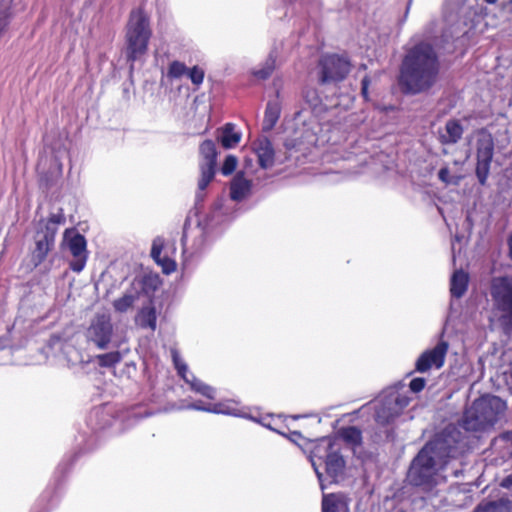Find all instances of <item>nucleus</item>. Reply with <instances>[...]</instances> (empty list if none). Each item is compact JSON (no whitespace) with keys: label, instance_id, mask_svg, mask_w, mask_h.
Instances as JSON below:
<instances>
[{"label":"nucleus","instance_id":"1","mask_svg":"<svg viewBox=\"0 0 512 512\" xmlns=\"http://www.w3.org/2000/svg\"><path fill=\"white\" fill-rule=\"evenodd\" d=\"M440 62L434 47L421 42L412 47L405 55L399 83L404 92L420 94L431 89L437 82Z\"/></svg>","mask_w":512,"mask_h":512},{"label":"nucleus","instance_id":"2","mask_svg":"<svg viewBox=\"0 0 512 512\" xmlns=\"http://www.w3.org/2000/svg\"><path fill=\"white\" fill-rule=\"evenodd\" d=\"M457 452L456 440L448 431L438 434L417 454L408 471V479L414 486L429 489L437 484L438 471Z\"/></svg>","mask_w":512,"mask_h":512},{"label":"nucleus","instance_id":"3","mask_svg":"<svg viewBox=\"0 0 512 512\" xmlns=\"http://www.w3.org/2000/svg\"><path fill=\"white\" fill-rule=\"evenodd\" d=\"M312 467L321 482L323 473L320 467H325V472L329 478L336 480L343 474L345 460L341 454V442L335 437H323L318 440L310 453Z\"/></svg>","mask_w":512,"mask_h":512},{"label":"nucleus","instance_id":"4","mask_svg":"<svg viewBox=\"0 0 512 512\" xmlns=\"http://www.w3.org/2000/svg\"><path fill=\"white\" fill-rule=\"evenodd\" d=\"M150 37L148 16L140 8L132 10L126 30V53L129 61H135L146 53Z\"/></svg>","mask_w":512,"mask_h":512},{"label":"nucleus","instance_id":"5","mask_svg":"<svg viewBox=\"0 0 512 512\" xmlns=\"http://www.w3.org/2000/svg\"><path fill=\"white\" fill-rule=\"evenodd\" d=\"M200 177L197 183L196 202L204 199V191L216 175L217 148L214 141L206 139L199 145Z\"/></svg>","mask_w":512,"mask_h":512},{"label":"nucleus","instance_id":"6","mask_svg":"<svg viewBox=\"0 0 512 512\" xmlns=\"http://www.w3.org/2000/svg\"><path fill=\"white\" fill-rule=\"evenodd\" d=\"M87 343L97 349L106 350L114 345V327L111 316L107 313H97L91 319L84 333Z\"/></svg>","mask_w":512,"mask_h":512},{"label":"nucleus","instance_id":"7","mask_svg":"<svg viewBox=\"0 0 512 512\" xmlns=\"http://www.w3.org/2000/svg\"><path fill=\"white\" fill-rule=\"evenodd\" d=\"M409 402L410 398L395 388L384 391L376 406V422L380 425L390 424L408 406Z\"/></svg>","mask_w":512,"mask_h":512},{"label":"nucleus","instance_id":"8","mask_svg":"<svg viewBox=\"0 0 512 512\" xmlns=\"http://www.w3.org/2000/svg\"><path fill=\"white\" fill-rule=\"evenodd\" d=\"M350 62L345 56L336 54L323 56L318 64V79L321 84L337 83L350 72Z\"/></svg>","mask_w":512,"mask_h":512},{"label":"nucleus","instance_id":"9","mask_svg":"<svg viewBox=\"0 0 512 512\" xmlns=\"http://www.w3.org/2000/svg\"><path fill=\"white\" fill-rule=\"evenodd\" d=\"M490 294L495 310L512 324V279L496 277L491 282Z\"/></svg>","mask_w":512,"mask_h":512},{"label":"nucleus","instance_id":"10","mask_svg":"<svg viewBox=\"0 0 512 512\" xmlns=\"http://www.w3.org/2000/svg\"><path fill=\"white\" fill-rule=\"evenodd\" d=\"M64 243L74 258L70 262V268L74 272H81L87 261L85 237L75 230H66L64 234Z\"/></svg>","mask_w":512,"mask_h":512},{"label":"nucleus","instance_id":"11","mask_svg":"<svg viewBox=\"0 0 512 512\" xmlns=\"http://www.w3.org/2000/svg\"><path fill=\"white\" fill-rule=\"evenodd\" d=\"M181 243L183 254L188 257H192L201 252L205 245L204 229L199 223L195 227H190L189 219H186Z\"/></svg>","mask_w":512,"mask_h":512},{"label":"nucleus","instance_id":"12","mask_svg":"<svg viewBox=\"0 0 512 512\" xmlns=\"http://www.w3.org/2000/svg\"><path fill=\"white\" fill-rule=\"evenodd\" d=\"M56 229L47 225L35 235V249L32 251L31 262L34 267L40 265L54 246Z\"/></svg>","mask_w":512,"mask_h":512},{"label":"nucleus","instance_id":"13","mask_svg":"<svg viewBox=\"0 0 512 512\" xmlns=\"http://www.w3.org/2000/svg\"><path fill=\"white\" fill-rule=\"evenodd\" d=\"M448 351V343L439 342L433 349L423 352L416 361V370L424 373L432 367L441 368Z\"/></svg>","mask_w":512,"mask_h":512},{"label":"nucleus","instance_id":"14","mask_svg":"<svg viewBox=\"0 0 512 512\" xmlns=\"http://www.w3.org/2000/svg\"><path fill=\"white\" fill-rule=\"evenodd\" d=\"M464 128L459 120L450 119L437 130V139L442 145H453L462 138Z\"/></svg>","mask_w":512,"mask_h":512},{"label":"nucleus","instance_id":"15","mask_svg":"<svg viewBox=\"0 0 512 512\" xmlns=\"http://www.w3.org/2000/svg\"><path fill=\"white\" fill-rule=\"evenodd\" d=\"M253 150L258 157V163L263 169L274 165L275 152L268 138H260L253 143Z\"/></svg>","mask_w":512,"mask_h":512},{"label":"nucleus","instance_id":"16","mask_svg":"<svg viewBox=\"0 0 512 512\" xmlns=\"http://www.w3.org/2000/svg\"><path fill=\"white\" fill-rule=\"evenodd\" d=\"M164 243L161 238L154 239L151 248V257L161 266L163 273L170 274L176 270V262L167 255L162 256Z\"/></svg>","mask_w":512,"mask_h":512},{"label":"nucleus","instance_id":"17","mask_svg":"<svg viewBox=\"0 0 512 512\" xmlns=\"http://www.w3.org/2000/svg\"><path fill=\"white\" fill-rule=\"evenodd\" d=\"M252 181L245 178L243 172H238L230 184V197L234 201H241L250 193Z\"/></svg>","mask_w":512,"mask_h":512},{"label":"nucleus","instance_id":"18","mask_svg":"<svg viewBox=\"0 0 512 512\" xmlns=\"http://www.w3.org/2000/svg\"><path fill=\"white\" fill-rule=\"evenodd\" d=\"M216 138L225 149H230L238 145L241 133L235 130L234 124L227 123L217 130Z\"/></svg>","mask_w":512,"mask_h":512},{"label":"nucleus","instance_id":"19","mask_svg":"<svg viewBox=\"0 0 512 512\" xmlns=\"http://www.w3.org/2000/svg\"><path fill=\"white\" fill-rule=\"evenodd\" d=\"M469 276L463 270H456L450 281V292L455 298H461L468 288Z\"/></svg>","mask_w":512,"mask_h":512},{"label":"nucleus","instance_id":"20","mask_svg":"<svg viewBox=\"0 0 512 512\" xmlns=\"http://www.w3.org/2000/svg\"><path fill=\"white\" fill-rule=\"evenodd\" d=\"M474 512H512V501L501 498L494 501H482Z\"/></svg>","mask_w":512,"mask_h":512},{"label":"nucleus","instance_id":"21","mask_svg":"<svg viewBox=\"0 0 512 512\" xmlns=\"http://www.w3.org/2000/svg\"><path fill=\"white\" fill-rule=\"evenodd\" d=\"M494 141L490 134L482 133L477 140V159L492 160Z\"/></svg>","mask_w":512,"mask_h":512},{"label":"nucleus","instance_id":"22","mask_svg":"<svg viewBox=\"0 0 512 512\" xmlns=\"http://www.w3.org/2000/svg\"><path fill=\"white\" fill-rule=\"evenodd\" d=\"M280 117V107L278 103L276 102H268L264 119L262 123V129L263 131H270L273 129L275 124L277 123L278 119Z\"/></svg>","mask_w":512,"mask_h":512},{"label":"nucleus","instance_id":"23","mask_svg":"<svg viewBox=\"0 0 512 512\" xmlns=\"http://www.w3.org/2000/svg\"><path fill=\"white\" fill-rule=\"evenodd\" d=\"M337 439L346 442L347 444L356 446L360 445L362 441V432L355 426L343 427L338 431Z\"/></svg>","mask_w":512,"mask_h":512},{"label":"nucleus","instance_id":"24","mask_svg":"<svg viewBox=\"0 0 512 512\" xmlns=\"http://www.w3.org/2000/svg\"><path fill=\"white\" fill-rule=\"evenodd\" d=\"M137 323L142 328H149L152 331L156 329L157 316L154 307H144L138 313L136 318Z\"/></svg>","mask_w":512,"mask_h":512},{"label":"nucleus","instance_id":"25","mask_svg":"<svg viewBox=\"0 0 512 512\" xmlns=\"http://www.w3.org/2000/svg\"><path fill=\"white\" fill-rule=\"evenodd\" d=\"M12 19V0L0 1V39L8 30Z\"/></svg>","mask_w":512,"mask_h":512},{"label":"nucleus","instance_id":"26","mask_svg":"<svg viewBox=\"0 0 512 512\" xmlns=\"http://www.w3.org/2000/svg\"><path fill=\"white\" fill-rule=\"evenodd\" d=\"M139 298V294L136 291L126 292L122 297L114 300L113 307L115 311L124 313L131 309Z\"/></svg>","mask_w":512,"mask_h":512},{"label":"nucleus","instance_id":"27","mask_svg":"<svg viewBox=\"0 0 512 512\" xmlns=\"http://www.w3.org/2000/svg\"><path fill=\"white\" fill-rule=\"evenodd\" d=\"M276 66V54L274 51L270 52L260 69L254 71V76L258 79L265 80L270 77Z\"/></svg>","mask_w":512,"mask_h":512},{"label":"nucleus","instance_id":"28","mask_svg":"<svg viewBox=\"0 0 512 512\" xmlns=\"http://www.w3.org/2000/svg\"><path fill=\"white\" fill-rule=\"evenodd\" d=\"M186 383L190 384L192 390H194L197 393H200L201 395L209 398L214 399L215 397V390L211 386H208L204 384L202 381L196 379V377L193 374L189 375V381H185Z\"/></svg>","mask_w":512,"mask_h":512},{"label":"nucleus","instance_id":"29","mask_svg":"<svg viewBox=\"0 0 512 512\" xmlns=\"http://www.w3.org/2000/svg\"><path fill=\"white\" fill-rule=\"evenodd\" d=\"M342 505V499L336 494L324 495L322 499V512H339Z\"/></svg>","mask_w":512,"mask_h":512},{"label":"nucleus","instance_id":"30","mask_svg":"<svg viewBox=\"0 0 512 512\" xmlns=\"http://www.w3.org/2000/svg\"><path fill=\"white\" fill-rule=\"evenodd\" d=\"M122 356L119 351H112L96 356V360L101 367H113L119 363Z\"/></svg>","mask_w":512,"mask_h":512},{"label":"nucleus","instance_id":"31","mask_svg":"<svg viewBox=\"0 0 512 512\" xmlns=\"http://www.w3.org/2000/svg\"><path fill=\"white\" fill-rule=\"evenodd\" d=\"M492 160L477 159L476 175L480 184L484 185L489 175Z\"/></svg>","mask_w":512,"mask_h":512},{"label":"nucleus","instance_id":"32","mask_svg":"<svg viewBox=\"0 0 512 512\" xmlns=\"http://www.w3.org/2000/svg\"><path fill=\"white\" fill-rule=\"evenodd\" d=\"M188 68L179 61H173L168 68L167 76L171 79H178L183 75H187Z\"/></svg>","mask_w":512,"mask_h":512},{"label":"nucleus","instance_id":"33","mask_svg":"<svg viewBox=\"0 0 512 512\" xmlns=\"http://www.w3.org/2000/svg\"><path fill=\"white\" fill-rule=\"evenodd\" d=\"M210 412L216 414H227V415H235L238 416V410L231 405L229 402H222L211 404Z\"/></svg>","mask_w":512,"mask_h":512},{"label":"nucleus","instance_id":"34","mask_svg":"<svg viewBox=\"0 0 512 512\" xmlns=\"http://www.w3.org/2000/svg\"><path fill=\"white\" fill-rule=\"evenodd\" d=\"M172 359L173 363L175 365V368L177 369L178 374L185 380L189 381V375H188V367L184 363V361L181 359L180 355L177 351H172Z\"/></svg>","mask_w":512,"mask_h":512},{"label":"nucleus","instance_id":"35","mask_svg":"<svg viewBox=\"0 0 512 512\" xmlns=\"http://www.w3.org/2000/svg\"><path fill=\"white\" fill-rule=\"evenodd\" d=\"M237 164H238L237 157L234 156V155H228L225 158V160L223 162V165H222V167L220 169L221 173L224 176L231 175L236 170Z\"/></svg>","mask_w":512,"mask_h":512},{"label":"nucleus","instance_id":"36","mask_svg":"<svg viewBox=\"0 0 512 512\" xmlns=\"http://www.w3.org/2000/svg\"><path fill=\"white\" fill-rule=\"evenodd\" d=\"M481 422L473 417L471 412H466L463 417V427L468 431H477L480 429Z\"/></svg>","mask_w":512,"mask_h":512},{"label":"nucleus","instance_id":"37","mask_svg":"<svg viewBox=\"0 0 512 512\" xmlns=\"http://www.w3.org/2000/svg\"><path fill=\"white\" fill-rule=\"evenodd\" d=\"M204 75V70L198 66H194L192 69H188L187 71V76L189 77L191 82L196 86L202 84L204 80Z\"/></svg>","mask_w":512,"mask_h":512},{"label":"nucleus","instance_id":"38","mask_svg":"<svg viewBox=\"0 0 512 512\" xmlns=\"http://www.w3.org/2000/svg\"><path fill=\"white\" fill-rule=\"evenodd\" d=\"M438 178L440 181H442L446 185L458 183V178L450 176V171H449L448 167H443L439 170Z\"/></svg>","mask_w":512,"mask_h":512},{"label":"nucleus","instance_id":"39","mask_svg":"<svg viewBox=\"0 0 512 512\" xmlns=\"http://www.w3.org/2000/svg\"><path fill=\"white\" fill-rule=\"evenodd\" d=\"M426 385V380L422 377H417L411 380L410 382V389L414 393H418L424 389Z\"/></svg>","mask_w":512,"mask_h":512},{"label":"nucleus","instance_id":"40","mask_svg":"<svg viewBox=\"0 0 512 512\" xmlns=\"http://www.w3.org/2000/svg\"><path fill=\"white\" fill-rule=\"evenodd\" d=\"M210 407H211V404L205 406V405H202L201 401L191 403L186 406V408H188V409H194V410L206 411V412H210Z\"/></svg>","mask_w":512,"mask_h":512},{"label":"nucleus","instance_id":"41","mask_svg":"<svg viewBox=\"0 0 512 512\" xmlns=\"http://www.w3.org/2000/svg\"><path fill=\"white\" fill-rule=\"evenodd\" d=\"M62 220L63 216L54 214L49 218V220L45 224V227L49 225L50 227H54L57 230L56 225L59 224Z\"/></svg>","mask_w":512,"mask_h":512},{"label":"nucleus","instance_id":"42","mask_svg":"<svg viewBox=\"0 0 512 512\" xmlns=\"http://www.w3.org/2000/svg\"><path fill=\"white\" fill-rule=\"evenodd\" d=\"M500 485L503 488L512 489V474H510V475L506 476L505 478H503L501 483H500Z\"/></svg>","mask_w":512,"mask_h":512},{"label":"nucleus","instance_id":"43","mask_svg":"<svg viewBox=\"0 0 512 512\" xmlns=\"http://www.w3.org/2000/svg\"><path fill=\"white\" fill-rule=\"evenodd\" d=\"M368 85H369L368 78L367 77L363 78V80H362V94L364 96L367 95Z\"/></svg>","mask_w":512,"mask_h":512},{"label":"nucleus","instance_id":"44","mask_svg":"<svg viewBox=\"0 0 512 512\" xmlns=\"http://www.w3.org/2000/svg\"><path fill=\"white\" fill-rule=\"evenodd\" d=\"M509 250H510V255H511V258H512V235L509 238Z\"/></svg>","mask_w":512,"mask_h":512},{"label":"nucleus","instance_id":"45","mask_svg":"<svg viewBox=\"0 0 512 512\" xmlns=\"http://www.w3.org/2000/svg\"><path fill=\"white\" fill-rule=\"evenodd\" d=\"M493 401H495V402H497L499 404H503L502 401L500 400V398H498V397H494Z\"/></svg>","mask_w":512,"mask_h":512},{"label":"nucleus","instance_id":"46","mask_svg":"<svg viewBox=\"0 0 512 512\" xmlns=\"http://www.w3.org/2000/svg\"><path fill=\"white\" fill-rule=\"evenodd\" d=\"M292 436L299 438V437H301V434L299 432L295 431V432L292 433Z\"/></svg>","mask_w":512,"mask_h":512},{"label":"nucleus","instance_id":"47","mask_svg":"<svg viewBox=\"0 0 512 512\" xmlns=\"http://www.w3.org/2000/svg\"><path fill=\"white\" fill-rule=\"evenodd\" d=\"M487 3L489 4H494L496 3L498 0H485Z\"/></svg>","mask_w":512,"mask_h":512}]
</instances>
